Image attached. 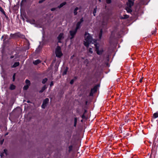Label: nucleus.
<instances>
[{"label":"nucleus","mask_w":158,"mask_h":158,"mask_svg":"<svg viewBox=\"0 0 158 158\" xmlns=\"http://www.w3.org/2000/svg\"><path fill=\"white\" fill-rule=\"evenodd\" d=\"M92 48H90L89 50V52H90L91 53H93V51L91 50Z\"/></svg>","instance_id":"obj_32"},{"label":"nucleus","mask_w":158,"mask_h":158,"mask_svg":"<svg viewBox=\"0 0 158 158\" xmlns=\"http://www.w3.org/2000/svg\"><path fill=\"white\" fill-rule=\"evenodd\" d=\"M47 80H48V79L46 78H45L43 79L42 81V83H43L44 84H45L47 82Z\"/></svg>","instance_id":"obj_22"},{"label":"nucleus","mask_w":158,"mask_h":158,"mask_svg":"<svg viewBox=\"0 0 158 158\" xmlns=\"http://www.w3.org/2000/svg\"><path fill=\"white\" fill-rule=\"evenodd\" d=\"M69 152H70L72 150L73 148V146L72 145H71L69 146Z\"/></svg>","instance_id":"obj_26"},{"label":"nucleus","mask_w":158,"mask_h":158,"mask_svg":"<svg viewBox=\"0 0 158 158\" xmlns=\"http://www.w3.org/2000/svg\"><path fill=\"white\" fill-rule=\"evenodd\" d=\"M77 118H75L74 120V126L76 127L77 125Z\"/></svg>","instance_id":"obj_17"},{"label":"nucleus","mask_w":158,"mask_h":158,"mask_svg":"<svg viewBox=\"0 0 158 158\" xmlns=\"http://www.w3.org/2000/svg\"><path fill=\"white\" fill-rule=\"evenodd\" d=\"M41 61L39 60H37L33 62V63L35 65H37L39 64L40 63Z\"/></svg>","instance_id":"obj_13"},{"label":"nucleus","mask_w":158,"mask_h":158,"mask_svg":"<svg viewBox=\"0 0 158 158\" xmlns=\"http://www.w3.org/2000/svg\"><path fill=\"white\" fill-rule=\"evenodd\" d=\"M1 157H2V155H1Z\"/></svg>","instance_id":"obj_43"},{"label":"nucleus","mask_w":158,"mask_h":158,"mask_svg":"<svg viewBox=\"0 0 158 158\" xmlns=\"http://www.w3.org/2000/svg\"><path fill=\"white\" fill-rule=\"evenodd\" d=\"M158 117V113L156 112L153 114L152 121L153 123H156L157 124L158 123V121L156 118Z\"/></svg>","instance_id":"obj_5"},{"label":"nucleus","mask_w":158,"mask_h":158,"mask_svg":"<svg viewBox=\"0 0 158 158\" xmlns=\"http://www.w3.org/2000/svg\"><path fill=\"white\" fill-rule=\"evenodd\" d=\"M66 3V2H63L61 3L60 6H58L59 8H60L62 7V6H64L65 5Z\"/></svg>","instance_id":"obj_18"},{"label":"nucleus","mask_w":158,"mask_h":158,"mask_svg":"<svg viewBox=\"0 0 158 158\" xmlns=\"http://www.w3.org/2000/svg\"><path fill=\"white\" fill-rule=\"evenodd\" d=\"M14 57V56H11L10 58L11 59H12V58H13Z\"/></svg>","instance_id":"obj_37"},{"label":"nucleus","mask_w":158,"mask_h":158,"mask_svg":"<svg viewBox=\"0 0 158 158\" xmlns=\"http://www.w3.org/2000/svg\"><path fill=\"white\" fill-rule=\"evenodd\" d=\"M102 29H101V30L100 31V33H99V37L100 39L101 38L102 36Z\"/></svg>","instance_id":"obj_21"},{"label":"nucleus","mask_w":158,"mask_h":158,"mask_svg":"<svg viewBox=\"0 0 158 158\" xmlns=\"http://www.w3.org/2000/svg\"><path fill=\"white\" fill-rule=\"evenodd\" d=\"M7 150L6 149H5L4 150V152L3 153H5L6 155H7Z\"/></svg>","instance_id":"obj_30"},{"label":"nucleus","mask_w":158,"mask_h":158,"mask_svg":"<svg viewBox=\"0 0 158 158\" xmlns=\"http://www.w3.org/2000/svg\"><path fill=\"white\" fill-rule=\"evenodd\" d=\"M45 0H41L39 1V3H40L43 2Z\"/></svg>","instance_id":"obj_34"},{"label":"nucleus","mask_w":158,"mask_h":158,"mask_svg":"<svg viewBox=\"0 0 158 158\" xmlns=\"http://www.w3.org/2000/svg\"><path fill=\"white\" fill-rule=\"evenodd\" d=\"M78 9V7H76L74 11V15H76L77 14V11Z\"/></svg>","instance_id":"obj_19"},{"label":"nucleus","mask_w":158,"mask_h":158,"mask_svg":"<svg viewBox=\"0 0 158 158\" xmlns=\"http://www.w3.org/2000/svg\"><path fill=\"white\" fill-rule=\"evenodd\" d=\"M50 85L51 87L53 85V82L52 81L51 82Z\"/></svg>","instance_id":"obj_31"},{"label":"nucleus","mask_w":158,"mask_h":158,"mask_svg":"<svg viewBox=\"0 0 158 158\" xmlns=\"http://www.w3.org/2000/svg\"><path fill=\"white\" fill-rule=\"evenodd\" d=\"M55 54L56 57L60 58L63 55L60 47L57 46L55 49Z\"/></svg>","instance_id":"obj_3"},{"label":"nucleus","mask_w":158,"mask_h":158,"mask_svg":"<svg viewBox=\"0 0 158 158\" xmlns=\"http://www.w3.org/2000/svg\"><path fill=\"white\" fill-rule=\"evenodd\" d=\"M77 30L76 29H75L74 30L70 31V33L71 37L70 39H71L73 38L74 36L76 34Z\"/></svg>","instance_id":"obj_8"},{"label":"nucleus","mask_w":158,"mask_h":158,"mask_svg":"<svg viewBox=\"0 0 158 158\" xmlns=\"http://www.w3.org/2000/svg\"><path fill=\"white\" fill-rule=\"evenodd\" d=\"M97 40H92V37L89 34L85 32V40L84 41V45L86 47H88L89 45L91 43H95L94 45L96 48V50L99 49V44L96 43Z\"/></svg>","instance_id":"obj_1"},{"label":"nucleus","mask_w":158,"mask_h":158,"mask_svg":"<svg viewBox=\"0 0 158 158\" xmlns=\"http://www.w3.org/2000/svg\"><path fill=\"white\" fill-rule=\"evenodd\" d=\"M155 32H152V34H154Z\"/></svg>","instance_id":"obj_40"},{"label":"nucleus","mask_w":158,"mask_h":158,"mask_svg":"<svg viewBox=\"0 0 158 158\" xmlns=\"http://www.w3.org/2000/svg\"><path fill=\"white\" fill-rule=\"evenodd\" d=\"M106 2L108 4L110 3L111 2V0H106Z\"/></svg>","instance_id":"obj_29"},{"label":"nucleus","mask_w":158,"mask_h":158,"mask_svg":"<svg viewBox=\"0 0 158 158\" xmlns=\"http://www.w3.org/2000/svg\"><path fill=\"white\" fill-rule=\"evenodd\" d=\"M66 71H64V72L63 73V74L64 75H65V74H66Z\"/></svg>","instance_id":"obj_36"},{"label":"nucleus","mask_w":158,"mask_h":158,"mask_svg":"<svg viewBox=\"0 0 158 158\" xmlns=\"http://www.w3.org/2000/svg\"><path fill=\"white\" fill-rule=\"evenodd\" d=\"M73 82H74V80H72L70 81V83L71 84H72L73 83Z\"/></svg>","instance_id":"obj_33"},{"label":"nucleus","mask_w":158,"mask_h":158,"mask_svg":"<svg viewBox=\"0 0 158 158\" xmlns=\"http://www.w3.org/2000/svg\"><path fill=\"white\" fill-rule=\"evenodd\" d=\"M134 4V2L131 0H129L127 2V5L128 7H131Z\"/></svg>","instance_id":"obj_9"},{"label":"nucleus","mask_w":158,"mask_h":158,"mask_svg":"<svg viewBox=\"0 0 158 158\" xmlns=\"http://www.w3.org/2000/svg\"><path fill=\"white\" fill-rule=\"evenodd\" d=\"M126 10L128 13H130L132 12L131 7L127 6L126 7Z\"/></svg>","instance_id":"obj_12"},{"label":"nucleus","mask_w":158,"mask_h":158,"mask_svg":"<svg viewBox=\"0 0 158 158\" xmlns=\"http://www.w3.org/2000/svg\"><path fill=\"white\" fill-rule=\"evenodd\" d=\"M0 11L2 12V13L4 14L5 13V12L4 10H3V8L0 6Z\"/></svg>","instance_id":"obj_27"},{"label":"nucleus","mask_w":158,"mask_h":158,"mask_svg":"<svg viewBox=\"0 0 158 158\" xmlns=\"http://www.w3.org/2000/svg\"><path fill=\"white\" fill-rule=\"evenodd\" d=\"M47 88L45 85L42 88L41 90L39 91V92L41 93L43 92L44 90Z\"/></svg>","instance_id":"obj_16"},{"label":"nucleus","mask_w":158,"mask_h":158,"mask_svg":"<svg viewBox=\"0 0 158 158\" xmlns=\"http://www.w3.org/2000/svg\"><path fill=\"white\" fill-rule=\"evenodd\" d=\"M97 9V7H96V8L94 9V10L93 11V14H94V16L95 15V13L96 12Z\"/></svg>","instance_id":"obj_25"},{"label":"nucleus","mask_w":158,"mask_h":158,"mask_svg":"<svg viewBox=\"0 0 158 158\" xmlns=\"http://www.w3.org/2000/svg\"><path fill=\"white\" fill-rule=\"evenodd\" d=\"M158 141V138H157L156 133L154 138L153 146L152 149V153L155 155L157 154V146L156 144Z\"/></svg>","instance_id":"obj_2"},{"label":"nucleus","mask_w":158,"mask_h":158,"mask_svg":"<svg viewBox=\"0 0 158 158\" xmlns=\"http://www.w3.org/2000/svg\"><path fill=\"white\" fill-rule=\"evenodd\" d=\"M19 65V62H16L14 63V64L12 66V68H15L17 66H18Z\"/></svg>","instance_id":"obj_11"},{"label":"nucleus","mask_w":158,"mask_h":158,"mask_svg":"<svg viewBox=\"0 0 158 158\" xmlns=\"http://www.w3.org/2000/svg\"><path fill=\"white\" fill-rule=\"evenodd\" d=\"M15 34H11L10 36L11 37H13L15 35Z\"/></svg>","instance_id":"obj_35"},{"label":"nucleus","mask_w":158,"mask_h":158,"mask_svg":"<svg viewBox=\"0 0 158 158\" xmlns=\"http://www.w3.org/2000/svg\"><path fill=\"white\" fill-rule=\"evenodd\" d=\"M63 38V33H60L57 37V39L58 40V42L60 43V40Z\"/></svg>","instance_id":"obj_10"},{"label":"nucleus","mask_w":158,"mask_h":158,"mask_svg":"<svg viewBox=\"0 0 158 158\" xmlns=\"http://www.w3.org/2000/svg\"><path fill=\"white\" fill-rule=\"evenodd\" d=\"M25 82L27 84V85H29L30 84V81H29L28 80H26Z\"/></svg>","instance_id":"obj_23"},{"label":"nucleus","mask_w":158,"mask_h":158,"mask_svg":"<svg viewBox=\"0 0 158 158\" xmlns=\"http://www.w3.org/2000/svg\"><path fill=\"white\" fill-rule=\"evenodd\" d=\"M100 2H101V0H98Z\"/></svg>","instance_id":"obj_44"},{"label":"nucleus","mask_w":158,"mask_h":158,"mask_svg":"<svg viewBox=\"0 0 158 158\" xmlns=\"http://www.w3.org/2000/svg\"><path fill=\"white\" fill-rule=\"evenodd\" d=\"M96 51L97 52V53L98 55L101 54L102 53V52H103L102 50H99V49L96 50Z\"/></svg>","instance_id":"obj_15"},{"label":"nucleus","mask_w":158,"mask_h":158,"mask_svg":"<svg viewBox=\"0 0 158 158\" xmlns=\"http://www.w3.org/2000/svg\"><path fill=\"white\" fill-rule=\"evenodd\" d=\"M49 102V99L48 98H46L43 101V104L41 106L42 108H45L46 107L47 104Z\"/></svg>","instance_id":"obj_6"},{"label":"nucleus","mask_w":158,"mask_h":158,"mask_svg":"<svg viewBox=\"0 0 158 158\" xmlns=\"http://www.w3.org/2000/svg\"><path fill=\"white\" fill-rule=\"evenodd\" d=\"M15 74L14 73L13 76V81H14L15 79Z\"/></svg>","instance_id":"obj_28"},{"label":"nucleus","mask_w":158,"mask_h":158,"mask_svg":"<svg viewBox=\"0 0 158 158\" xmlns=\"http://www.w3.org/2000/svg\"><path fill=\"white\" fill-rule=\"evenodd\" d=\"M8 134V133H6V134H5V135H7Z\"/></svg>","instance_id":"obj_41"},{"label":"nucleus","mask_w":158,"mask_h":158,"mask_svg":"<svg viewBox=\"0 0 158 158\" xmlns=\"http://www.w3.org/2000/svg\"><path fill=\"white\" fill-rule=\"evenodd\" d=\"M15 85H11L10 86V89L13 90V89H15Z\"/></svg>","instance_id":"obj_20"},{"label":"nucleus","mask_w":158,"mask_h":158,"mask_svg":"<svg viewBox=\"0 0 158 158\" xmlns=\"http://www.w3.org/2000/svg\"><path fill=\"white\" fill-rule=\"evenodd\" d=\"M142 81V79H140V81H139V82H141Z\"/></svg>","instance_id":"obj_39"},{"label":"nucleus","mask_w":158,"mask_h":158,"mask_svg":"<svg viewBox=\"0 0 158 158\" xmlns=\"http://www.w3.org/2000/svg\"><path fill=\"white\" fill-rule=\"evenodd\" d=\"M129 17V16L128 15H124L123 17H121L120 19H125L128 18Z\"/></svg>","instance_id":"obj_14"},{"label":"nucleus","mask_w":158,"mask_h":158,"mask_svg":"<svg viewBox=\"0 0 158 158\" xmlns=\"http://www.w3.org/2000/svg\"><path fill=\"white\" fill-rule=\"evenodd\" d=\"M87 103V101L86 102V104Z\"/></svg>","instance_id":"obj_42"},{"label":"nucleus","mask_w":158,"mask_h":158,"mask_svg":"<svg viewBox=\"0 0 158 158\" xmlns=\"http://www.w3.org/2000/svg\"><path fill=\"white\" fill-rule=\"evenodd\" d=\"M83 18H82L81 19L80 21L77 23L76 25V27L75 29L77 30L81 26V24L83 22Z\"/></svg>","instance_id":"obj_7"},{"label":"nucleus","mask_w":158,"mask_h":158,"mask_svg":"<svg viewBox=\"0 0 158 158\" xmlns=\"http://www.w3.org/2000/svg\"><path fill=\"white\" fill-rule=\"evenodd\" d=\"M55 10V8H52L51 10L52 11H53L54 10Z\"/></svg>","instance_id":"obj_38"},{"label":"nucleus","mask_w":158,"mask_h":158,"mask_svg":"<svg viewBox=\"0 0 158 158\" xmlns=\"http://www.w3.org/2000/svg\"><path fill=\"white\" fill-rule=\"evenodd\" d=\"M99 86V85L98 84L95 85L93 88L92 89L89 94V96H92L94 93H95L97 91L98 88Z\"/></svg>","instance_id":"obj_4"},{"label":"nucleus","mask_w":158,"mask_h":158,"mask_svg":"<svg viewBox=\"0 0 158 158\" xmlns=\"http://www.w3.org/2000/svg\"><path fill=\"white\" fill-rule=\"evenodd\" d=\"M29 86L28 85H25L23 88V89L25 90H27L29 87Z\"/></svg>","instance_id":"obj_24"}]
</instances>
